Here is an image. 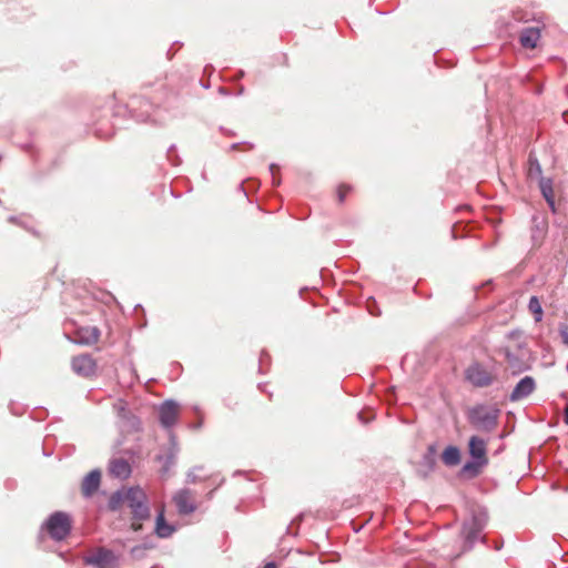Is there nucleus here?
Segmentation results:
<instances>
[{
	"instance_id": "f257e3e1",
	"label": "nucleus",
	"mask_w": 568,
	"mask_h": 568,
	"mask_svg": "<svg viewBox=\"0 0 568 568\" xmlns=\"http://www.w3.org/2000/svg\"><path fill=\"white\" fill-rule=\"evenodd\" d=\"M125 504L132 514L131 529L133 531L141 530L142 521L150 518L146 494L139 486L125 488Z\"/></svg>"
},
{
	"instance_id": "f03ea898",
	"label": "nucleus",
	"mask_w": 568,
	"mask_h": 568,
	"mask_svg": "<svg viewBox=\"0 0 568 568\" xmlns=\"http://www.w3.org/2000/svg\"><path fill=\"white\" fill-rule=\"evenodd\" d=\"M468 452L474 462L466 463L463 471L476 476L488 464L486 440L479 436H471L468 442Z\"/></svg>"
},
{
	"instance_id": "7ed1b4c3",
	"label": "nucleus",
	"mask_w": 568,
	"mask_h": 568,
	"mask_svg": "<svg viewBox=\"0 0 568 568\" xmlns=\"http://www.w3.org/2000/svg\"><path fill=\"white\" fill-rule=\"evenodd\" d=\"M45 527L53 539L61 540L70 532L71 519L68 514L57 511L49 517Z\"/></svg>"
},
{
	"instance_id": "20e7f679",
	"label": "nucleus",
	"mask_w": 568,
	"mask_h": 568,
	"mask_svg": "<svg viewBox=\"0 0 568 568\" xmlns=\"http://www.w3.org/2000/svg\"><path fill=\"white\" fill-rule=\"evenodd\" d=\"M466 379L475 387H487L489 386L495 377L480 364H473L465 371Z\"/></svg>"
},
{
	"instance_id": "39448f33",
	"label": "nucleus",
	"mask_w": 568,
	"mask_h": 568,
	"mask_svg": "<svg viewBox=\"0 0 568 568\" xmlns=\"http://www.w3.org/2000/svg\"><path fill=\"white\" fill-rule=\"evenodd\" d=\"M173 503L180 515H189L196 509L195 495L187 488L176 491L173 496Z\"/></svg>"
},
{
	"instance_id": "423d86ee",
	"label": "nucleus",
	"mask_w": 568,
	"mask_h": 568,
	"mask_svg": "<svg viewBox=\"0 0 568 568\" xmlns=\"http://www.w3.org/2000/svg\"><path fill=\"white\" fill-rule=\"evenodd\" d=\"M71 364L73 372L83 377H90L97 371L95 361L87 354L74 356Z\"/></svg>"
},
{
	"instance_id": "0eeeda50",
	"label": "nucleus",
	"mask_w": 568,
	"mask_h": 568,
	"mask_svg": "<svg viewBox=\"0 0 568 568\" xmlns=\"http://www.w3.org/2000/svg\"><path fill=\"white\" fill-rule=\"evenodd\" d=\"M471 423L478 428L483 429H493L497 425L496 415L488 412L484 407H477L471 412L470 415Z\"/></svg>"
},
{
	"instance_id": "6e6552de",
	"label": "nucleus",
	"mask_w": 568,
	"mask_h": 568,
	"mask_svg": "<svg viewBox=\"0 0 568 568\" xmlns=\"http://www.w3.org/2000/svg\"><path fill=\"white\" fill-rule=\"evenodd\" d=\"M539 189L551 211L556 213L557 200L559 199V191L555 189L551 179L540 178Z\"/></svg>"
},
{
	"instance_id": "1a4fd4ad",
	"label": "nucleus",
	"mask_w": 568,
	"mask_h": 568,
	"mask_svg": "<svg viewBox=\"0 0 568 568\" xmlns=\"http://www.w3.org/2000/svg\"><path fill=\"white\" fill-rule=\"evenodd\" d=\"M536 387L535 381L530 376H526L519 381V383L515 386L514 390L510 394V400L517 402L520 400L528 395H530Z\"/></svg>"
},
{
	"instance_id": "9d476101",
	"label": "nucleus",
	"mask_w": 568,
	"mask_h": 568,
	"mask_svg": "<svg viewBox=\"0 0 568 568\" xmlns=\"http://www.w3.org/2000/svg\"><path fill=\"white\" fill-rule=\"evenodd\" d=\"M179 406L173 402H165L160 407V422L164 427H171L175 424L179 416Z\"/></svg>"
},
{
	"instance_id": "9b49d317",
	"label": "nucleus",
	"mask_w": 568,
	"mask_h": 568,
	"mask_svg": "<svg viewBox=\"0 0 568 568\" xmlns=\"http://www.w3.org/2000/svg\"><path fill=\"white\" fill-rule=\"evenodd\" d=\"M101 484V471H90L81 483V493L85 497L92 496L100 487Z\"/></svg>"
},
{
	"instance_id": "f8f14e48",
	"label": "nucleus",
	"mask_w": 568,
	"mask_h": 568,
	"mask_svg": "<svg viewBox=\"0 0 568 568\" xmlns=\"http://www.w3.org/2000/svg\"><path fill=\"white\" fill-rule=\"evenodd\" d=\"M109 473L120 479H126L132 473L131 465L124 458H114L109 464Z\"/></svg>"
},
{
	"instance_id": "ddd939ff",
	"label": "nucleus",
	"mask_w": 568,
	"mask_h": 568,
	"mask_svg": "<svg viewBox=\"0 0 568 568\" xmlns=\"http://www.w3.org/2000/svg\"><path fill=\"white\" fill-rule=\"evenodd\" d=\"M541 32L539 28L530 27L521 30L519 42L523 48L535 49L540 40Z\"/></svg>"
},
{
	"instance_id": "4468645a",
	"label": "nucleus",
	"mask_w": 568,
	"mask_h": 568,
	"mask_svg": "<svg viewBox=\"0 0 568 568\" xmlns=\"http://www.w3.org/2000/svg\"><path fill=\"white\" fill-rule=\"evenodd\" d=\"M114 560L112 551L106 549H99L97 552L89 556L85 561L89 565L97 566L100 568H108Z\"/></svg>"
},
{
	"instance_id": "2eb2a0df",
	"label": "nucleus",
	"mask_w": 568,
	"mask_h": 568,
	"mask_svg": "<svg viewBox=\"0 0 568 568\" xmlns=\"http://www.w3.org/2000/svg\"><path fill=\"white\" fill-rule=\"evenodd\" d=\"M174 527L165 521L164 509L162 508L156 517L155 534L160 538H168L174 532Z\"/></svg>"
},
{
	"instance_id": "dca6fc26",
	"label": "nucleus",
	"mask_w": 568,
	"mask_h": 568,
	"mask_svg": "<svg viewBox=\"0 0 568 568\" xmlns=\"http://www.w3.org/2000/svg\"><path fill=\"white\" fill-rule=\"evenodd\" d=\"M100 338V331L97 327H85L79 331V342L85 345L95 344Z\"/></svg>"
},
{
	"instance_id": "f3484780",
	"label": "nucleus",
	"mask_w": 568,
	"mask_h": 568,
	"mask_svg": "<svg viewBox=\"0 0 568 568\" xmlns=\"http://www.w3.org/2000/svg\"><path fill=\"white\" fill-rule=\"evenodd\" d=\"M442 460L447 466H456L460 463V450L456 446H448L442 454Z\"/></svg>"
},
{
	"instance_id": "a211bd4d",
	"label": "nucleus",
	"mask_w": 568,
	"mask_h": 568,
	"mask_svg": "<svg viewBox=\"0 0 568 568\" xmlns=\"http://www.w3.org/2000/svg\"><path fill=\"white\" fill-rule=\"evenodd\" d=\"M125 504V488L113 493L109 499V509L112 511L119 510Z\"/></svg>"
},
{
	"instance_id": "6ab92c4d",
	"label": "nucleus",
	"mask_w": 568,
	"mask_h": 568,
	"mask_svg": "<svg viewBox=\"0 0 568 568\" xmlns=\"http://www.w3.org/2000/svg\"><path fill=\"white\" fill-rule=\"evenodd\" d=\"M505 358L508 363V366L514 371L520 372L525 368L524 362L519 359L518 356L513 354L508 347L505 348Z\"/></svg>"
},
{
	"instance_id": "aec40b11",
	"label": "nucleus",
	"mask_w": 568,
	"mask_h": 568,
	"mask_svg": "<svg viewBox=\"0 0 568 568\" xmlns=\"http://www.w3.org/2000/svg\"><path fill=\"white\" fill-rule=\"evenodd\" d=\"M528 308L534 314L535 321L540 322L542 318L544 312H542V307H541V304H540L538 297H536V296L530 297Z\"/></svg>"
},
{
	"instance_id": "412c9836",
	"label": "nucleus",
	"mask_w": 568,
	"mask_h": 568,
	"mask_svg": "<svg viewBox=\"0 0 568 568\" xmlns=\"http://www.w3.org/2000/svg\"><path fill=\"white\" fill-rule=\"evenodd\" d=\"M530 168L528 175L530 179L538 178L541 173L540 165L537 160L529 159Z\"/></svg>"
},
{
	"instance_id": "4be33fe9",
	"label": "nucleus",
	"mask_w": 568,
	"mask_h": 568,
	"mask_svg": "<svg viewBox=\"0 0 568 568\" xmlns=\"http://www.w3.org/2000/svg\"><path fill=\"white\" fill-rule=\"evenodd\" d=\"M353 187L348 184H341L337 187V199L339 203H343L346 195L352 192Z\"/></svg>"
},
{
	"instance_id": "5701e85b",
	"label": "nucleus",
	"mask_w": 568,
	"mask_h": 568,
	"mask_svg": "<svg viewBox=\"0 0 568 568\" xmlns=\"http://www.w3.org/2000/svg\"><path fill=\"white\" fill-rule=\"evenodd\" d=\"M559 335L561 337L562 343L568 346V324H560L559 326Z\"/></svg>"
},
{
	"instance_id": "b1692460",
	"label": "nucleus",
	"mask_w": 568,
	"mask_h": 568,
	"mask_svg": "<svg viewBox=\"0 0 568 568\" xmlns=\"http://www.w3.org/2000/svg\"><path fill=\"white\" fill-rule=\"evenodd\" d=\"M564 422L566 425H568V405L566 406L565 408V413H564Z\"/></svg>"
},
{
	"instance_id": "393cba45",
	"label": "nucleus",
	"mask_w": 568,
	"mask_h": 568,
	"mask_svg": "<svg viewBox=\"0 0 568 568\" xmlns=\"http://www.w3.org/2000/svg\"><path fill=\"white\" fill-rule=\"evenodd\" d=\"M270 170H271L272 174L274 175V174H275V172L278 170V168H277L275 164H272V165L270 166Z\"/></svg>"
},
{
	"instance_id": "a878e982",
	"label": "nucleus",
	"mask_w": 568,
	"mask_h": 568,
	"mask_svg": "<svg viewBox=\"0 0 568 568\" xmlns=\"http://www.w3.org/2000/svg\"><path fill=\"white\" fill-rule=\"evenodd\" d=\"M264 568H276V565L274 562H267Z\"/></svg>"
}]
</instances>
